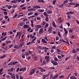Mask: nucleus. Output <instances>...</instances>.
<instances>
[{"mask_svg":"<svg viewBox=\"0 0 79 79\" xmlns=\"http://www.w3.org/2000/svg\"><path fill=\"white\" fill-rule=\"evenodd\" d=\"M17 6V5H13L12 6V8H15Z\"/></svg>","mask_w":79,"mask_h":79,"instance_id":"obj_58","label":"nucleus"},{"mask_svg":"<svg viewBox=\"0 0 79 79\" xmlns=\"http://www.w3.org/2000/svg\"><path fill=\"white\" fill-rule=\"evenodd\" d=\"M45 19L46 21V22H48L49 21V18H48V17H46Z\"/></svg>","mask_w":79,"mask_h":79,"instance_id":"obj_16","label":"nucleus"},{"mask_svg":"<svg viewBox=\"0 0 79 79\" xmlns=\"http://www.w3.org/2000/svg\"><path fill=\"white\" fill-rule=\"evenodd\" d=\"M77 52V51L75 50L74 49H73L72 51V53H75Z\"/></svg>","mask_w":79,"mask_h":79,"instance_id":"obj_19","label":"nucleus"},{"mask_svg":"<svg viewBox=\"0 0 79 79\" xmlns=\"http://www.w3.org/2000/svg\"><path fill=\"white\" fill-rule=\"evenodd\" d=\"M17 16V14H16L13 17V19H15V18H16Z\"/></svg>","mask_w":79,"mask_h":79,"instance_id":"obj_45","label":"nucleus"},{"mask_svg":"<svg viewBox=\"0 0 79 79\" xmlns=\"http://www.w3.org/2000/svg\"><path fill=\"white\" fill-rule=\"evenodd\" d=\"M65 24L68 25V27H69L70 26V23L69 22L66 23Z\"/></svg>","mask_w":79,"mask_h":79,"instance_id":"obj_30","label":"nucleus"},{"mask_svg":"<svg viewBox=\"0 0 79 79\" xmlns=\"http://www.w3.org/2000/svg\"><path fill=\"white\" fill-rule=\"evenodd\" d=\"M38 69H40V72H45V71H46V70L44 69H43V68L42 67H38Z\"/></svg>","mask_w":79,"mask_h":79,"instance_id":"obj_6","label":"nucleus"},{"mask_svg":"<svg viewBox=\"0 0 79 79\" xmlns=\"http://www.w3.org/2000/svg\"><path fill=\"white\" fill-rule=\"evenodd\" d=\"M8 74H9V75H10V76H13V74H13V73H12L11 72H9L8 73Z\"/></svg>","mask_w":79,"mask_h":79,"instance_id":"obj_47","label":"nucleus"},{"mask_svg":"<svg viewBox=\"0 0 79 79\" xmlns=\"http://www.w3.org/2000/svg\"><path fill=\"white\" fill-rule=\"evenodd\" d=\"M71 18V17H70L69 15L67 16V19L68 20H69V19H70Z\"/></svg>","mask_w":79,"mask_h":79,"instance_id":"obj_31","label":"nucleus"},{"mask_svg":"<svg viewBox=\"0 0 79 79\" xmlns=\"http://www.w3.org/2000/svg\"><path fill=\"white\" fill-rule=\"evenodd\" d=\"M12 7V6L11 5H9L8 6V8L9 9V10H10V9H11Z\"/></svg>","mask_w":79,"mask_h":79,"instance_id":"obj_44","label":"nucleus"},{"mask_svg":"<svg viewBox=\"0 0 79 79\" xmlns=\"http://www.w3.org/2000/svg\"><path fill=\"white\" fill-rule=\"evenodd\" d=\"M35 40H36V37H35L34 38V39L32 40L31 42V43H32L33 42H34V41H35Z\"/></svg>","mask_w":79,"mask_h":79,"instance_id":"obj_41","label":"nucleus"},{"mask_svg":"<svg viewBox=\"0 0 79 79\" xmlns=\"http://www.w3.org/2000/svg\"><path fill=\"white\" fill-rule=\"evenodd\" d=\"M44 39H42V42L43 43H44V44H47V42L46 41L47 40V41H48V39H47V37L46 36H45V37H44Z\"/></svg>","mask_w":79,"mask_h":79,"instance_id":"obj_1","label":"nucleus"},{"mask_svg":"<svg viewBox=\"0 0 79 79\" xmlns=\"http://www.w3.org/2000/svg\"><path fill=\"white\" fill-rule=\"evenodd\" d=\"M58 34L59 36L60 37H61V34H60V32H58Z\"/></svg>","mask_w":79,"mask_h":79,"instance_id":"obj_37","label":"nucleus"},{"mask_svg":"<svg viewBox=\"0 0 79 79\" xmlns=\"http://www.w3.org/2000/svg\"><path fill=\"white\" fill-rule=\"evenodd\" d=\"M11 3H17V0H14L11 1Z\"/></svg>","mask_w":79,"mask_h":79,"instance_id":"obj_17","label":"nucleus"},{"mask_svg":"<svg viewBox=\"0 0 79 79\" xmlns=\"http://www.w3.org/2000/svg\"><path fill=\"white\" fill-rule=\"evenodd\" d=\"M47 22H45V21H43V26H45V24H46Z\"/></svg>","mask_w":79,"mask_h":79,"instance_id":"obj_46","label":"nucleus"},{"mask_svg":"<svg viewBox=\"0 0 79 79\" xmlns=\"http://www.w3.org/2000/svg\"><path fill=\"white\" fill-rule=\"evenodd\" d=\"M50 58V56H45V60H46V61H50V60L49 59Z\"/></svg>","mask_w":79,"mask_h":79,"instance_id":"obj_5","label":"nucleus"},{"mask_svg":"<svg viewBox=\"0 0 79 79\" xmlns=\"http://www.w3.org/2000/svg\"><path fill=\"white\" fill-rule=\"evenodd\" d=\"M73 31V29L72 30V29H70L69 30V32L71 33V32H72Z\"/></svg>","mask_w":79,"mask_h":79,"instance_id":"obj_32","label":"nucleus"},{"mask_svg":"<svg viewBox=\"0 0 79 79\" xmlns=\"http://www.w3.org/2000/svg\"><path fill=\"white\" fill-rule=\"evenodd\" d=\"M52 27H50L48 29V32H49V34H50V33H52Z\"/></svg>","mask_w":79,"mask_h":79,"instance_id":"obj_9","label":"nucleus"},{"mask_svg":"<svg viewBox=\"0 0 79 79\" xmlns=\"http://www.w3.org/2000/svg\"><path fill=\"white\" fill-rule=\"evenodd\" d=\"M35 69H32L30 72V76H31V75H32V74L35 73Z\"/></svg>","mask_w":79,"mask_h":79,"instance_id":"obj_3","label":"nucleus"},{"mask_svg":"<svg viewBox=\"0 0 79 79\" xmlns=\"http://www.w3.org/2000/svg\"><path fill=\"white\" fill-rule=\"evenodd\" d=\"M56 40H59V37L58 36H56Z\"/></svg>","mask_w":79,"mask_h":79,"instance_id":"obj_62","label":"nucleus"},{"mask_svg":"<svg viewBox=\"0 0 79 79\" xmlns=\"http://www.w3.org/2000/svg\"><path fill=\"white\" fill-rule=\"evenodd\" d=\"M64 75H62V76H60L59 78L60 79H63V77H64Z\"/></svg>","mask_w":79,"mask_h":79,"instance_id":"obj_38","label":"nucleus"},{"mask_svg":"<svg viewBox=\"0 0 79 79\" xmlns=\"http://www.w3.org/2000/svg\"><path fill=\"white\" fill-rule=\"evenodd\" d=\"M5 56H6V55L5 54H4L2 56H0V59H1V58H4Z\"/></svg>","mask_w":79,"mask_h":79,"instance_id":"obj_20","label":"nucleus"},{"mask_svg":"<svg viewBox=\"0 0 79 79\" xmlns=\"http://www.w3.org/2000/svg\"><path fill=\"white\" fill-rule=\"evenodd\" d=\"M18 63V62L17 61L15 62H11L10 63H9L7 64L8 66H11V65H13L14 66V65H15L16 64H17Z\"/></svg>","mask_w":79,"mask_h":79,"instance_id":"obj_2","label":"nucleus"},{"mask_svg":"<svg viewBox=\"0 0 79 79\" xmlns=\"http://www.w3.org/2000/svg\"><path fill=\"white\" fill-rule=\"evenodd\" d=\"M26 50V49L25 48H23L22 50V52H24Z\"/></svg>","mask_w":79,"mask_h":79,"instance_id":"obj_54","label":"nucleus"},{"mask_svg":"<svg viewBox=\"0 0 79 79\" xmlns=\"http://www.w3.org/2000/svg\"><path fill=\"white\" fill-rule=\"evenodd\" d=\"M49 26V24L47 23H46L45 25L44 26V28H47V27H48Z\"/></svg>","mask_w":79,"mask_h":79,"instance_id":"obj_18","label":"nucleus"},{"mask_svg":"<svg viewBox=\"0 0 79 79\" xmlns=\"http://www.w3.org/2000/svg\"><path fill=\"white\" fill-rule=\"evenodd\" d=\"M26 68H24L22 69V71L23 72H24V71H26Z\"/></svg>","mask_w":79,"mask_h":79,"instance_id":"obj_51","label":"nucleus"},{"mask_svg":"<svg viewBox=\"0 0 79 79\" xmlns=\"http://www.w3.org/2000/svg\"><path fill=\"white\" fill-rule=\"evenodd\" d=\"M13 68H11L7 70L8 72H13Z\"/></svg>","mask_w":79,"mask_h":79,"instance_id":"obj_12","label":"nucleus"},{"mask_svg":"<svg viewBox=\"0 0 79 79\" xmlns=\"http://www.w3.org/2000/svg\"><path fill=\"white\" fill-rule=\"evenodd\" d=\"M34 17H35V16L34 15H32L31 16H30V17H28V18H34Z\"/></svg>","mask_w":79,"mask_h":79,"instance_id":"obj_52","label":"nucleus"},{"mask_svg":"<svg viewBox=\"0 0 79 79\" xmlns=\"http://www.w3.org/2000/svg\"><path fill=\"white\" fill-rule=\"evenodd\" d=\"M19 26H23V23H21L19 24Z\"/></svg>","mask_w":79,"mask_h":79,"instance_id":"obj_59","label":"nucleus"},{"mask_svg":"<svg viewBox=\"0 0 79 79\" xmlns=\"http://www.w3.org/2000/svg\"><path fill=\"white\" fill-rule=\"evenodd\" d=\"M49 75H50V74H49V73H48V74H47L44 75L43 77V79H45V78H46V77H48V76H49Z\"/></svg>","mask_w":79,"mask_h":79,"instance_id":"obj_7","label":"nucleus"},{"mask_svg":"<svg viewBox=\"0 0 79 79\" xmlns=\"http://www.w3.org/2000/svg\"><path fill=\"white\" fill-rule=\"evenodd\" d=\"M56 2V0H54L52 2L53 5H55V3Z\"/></svg>","mask_w":79,"mask_h":79,"instance_id":"obj_33","label":"nucleus"},{"mask_svg":"<svg viewBox=\"0 0 79 79\" xmlns=\"http://www.w3.org/2000/svg\"><path fill=\"white\" fill-rule=\"evenodd\" d=\"M38 2H42V3H45V1L44 0H38Z\"/></svg>","mask_w":79,"mask_h":79,"instance_id":"obj_26","label":"nucleus"},{"mask_svg":"<svg viewBox=\"0 0 79 79\" xmlns=\"http://www.w3.org/2000/svg\"><path fill=\"white\" fill-rule=\"evenodd\" d=\"M16 77L17 79H19V76H18V75H16Z\"/></svg>","mask_w":79,"mask_h":79,"instance_id":"obj_61","label":"nucleus"},{"mask_svg":"<svg viewBox=\"0 0 79 79\" xmlns=\"http://www.w3.org/2000/svg\"><path fill=\"white\" fill-rule=\"evenodd\" d=\"M44 32V30H43V29L41 28V29L39 31V33L40 34H41L42 33H43Z\"/></svg>","mask_w":79,"mask_h":79,"instance_id":"obj_11","label":"nucleus"},{"mask_svg":"<svg viewBox=\"0 0 79 79\" xmlns=\"http://www.w3.org/2000/svg\"><path fill=\"white\" fill-rule=\"evenodd\" d=\"M54 61H58V59L57 58H54Z\"/></svg>","mask_w":79,"mask_h":79,"instance_id":"obj_53","label":"nucleus"},{"mask_svg":"<svg viewBox=\"0 0 79 79\" xmlns=\"http://www.w3.org/2000/svg\"><path fill=\"white\" fill-rule=\"evenodd\" d=\"M70 4L72 5H76V3L74 2H70Z\"/></svg>","mask_w":79,"mask_h":79,"instance_id":"obj_50","label":"nucleus"},{"mask_svg":"<svg viewBox=\"0 0 79 79\" xmlns=\"http://www.w3.org/2000/svg\"><path fill=\"white\" fill-rule=\"evenodd\" d=\"M52 24L53 26L54 27H56V25H55V23L54 22H52Z\"/></svg>","mask_w":79,"mask_h":79,"instance_id":"obj_22","label":"nucleus"},{"mask_svg":"<svg viewBox=\"0 0 79 79\" xmlns=\"http://www.w3.org/2000/svg\"><path fill=\"white\" fill-rule=\"evenodd\" d=\"M36 48H37V49H38V48H40V50L42 49V47H41V46H38Z\"/></svg>","mask_w":79,"mask_h":79,"instance_id":"obj_40","label":"nucleus"},{"mask_svg":"<svg viewBox=\"0 0 79 79\" xmlns=\"http://www.w3.org/2000/svg\"><path fill=\"white\" fill-rule=\"evenodd\" d=\"M9 48H11L12 47H13V44H11L9 46Z\"/></svg>","mask_w":79,"mask_h":79,"instance_id":"obj_49","label":"nucleus"},{"mask_svg":"<svg viewBox=\"0 0 79 79\" xmlns=\"http://www.w3.org/2000/svg\"><path fill=\"white\" fill-rule=\"evenodd\" d=\"M76 6H75L74 7V8H76V7H77V6H79V4H77V3H76Z\"/></svg>","mask_w":79,"mask_h":79,"instance_id":"obj_48","label":"nucleus"},{"mask_svg":"<svg viewBox=\"0 0 79 79\" xmlns=\"http://www.w3.org/2000/svg\"><path fill=\"white\" fill-rule=\"evenodd\" d=\"M37 57H36L34 58V60L35 61H37Z\"/></svg>","mask_w":79,"mask_h":79,"instance_id":"obj_60","label":"nucleus"},{"mask_svg":"<svg viewBox=\"0 0 79 79\" xmlns=\"http://www.w3.org/2000/svg\"><path fill=\"white\" fill-rule=\"evenodd\" d=\"M14 48H15L16 49H18V46L17 45H15V46H14Z\"/></svg>","mask_w":79,"mask_h":79,"instance_id":"obj_27","label":"nucleus"},{"mask_svg":"<svg viewBox=\"0 0 79 79\" xmlns=\"http://www.w3.org/2000/svg\"><path fill=\"white\" fill-rule=\"evenodd\" d=\"M3 71V68L1 69H0V73H2V71Z\"/></svg>","mask_w":79,"mask_h":79,"instance_id":"obj_55","label":"nucleus"},{"mask_svg":"<svg viewBox=\"0 0 79 79\" xmlns=\"http://www.w3.org/2000/svg\"><path fill=\"white\" fill-rule=\"evenodd\" d=\"M25 55H26V56H28V55H29V53L27 52H25L24 53Z\"/></svg>","mask_w":79,"mask_h":79,"instance_id":"obj_36","label":"nucleus"},{"mask_svg":"<svg viewBox=\"0 0 79 79\" xmlns=\"http://www.w3.org/2000/svg\"><path fill=\"white\" fill-rule=\"evenodd\" d=\"M64 29L65 32L64 35H66V34H68V31H67V30H66V28H64Z\"/></svg>","mask_w":79,"mask_h":79,"instance_id":"obj_13","label":"nucleus"},{"mask_svg":"<svg viewBox=\"0 0 79 79\" xmlns=\"http://www.w3.org/2000/svg\"><path fill=\"white\" fill-rule=\"evenodd\" d=\"M21 43L20 44H25L24 42V40H21Z\"/></svg>","mask_w":79,"mask_h":79,"instance_id":"obj_25","label":"nucleus"},{"mask_svg":"<svg viewBox=\"0 0 79 79\" xmlns=\"http://www.w3.org/2000/svg\"><path fill=\"white\" fill-rule=\"evenodd\" d=\"M52 13V12L51 10L48 11L47 12L48 14H51Z\"/></svg>","mask_w":79,"mask_h":79,"instance_id":"obj_34","label":"nucleus"},{"mask_svg":"<svg viewBox=\"0 0 79 79\" xmlns=\"http://www.w3.org/2000/svg\"><path fill=\"white\" fill-rule=\"evenodd\" d=\"M77 60H78V61H79V56H77Z\"/></svg>","mask_w":79,"mask_h":79,"instance_id":"obj_64","label":"nucleus"},{"mask_svg":"<svg viewBox=\"0 0 79 79\" xmlns=\"http://www.w3.org/2000/svg\"><path fill=\"white\" fill-rule=\"evenodd\" d=\"M24 5H25V4H24L23 5H22L20 6V7L21 8H22V7H23V6H24Z\"/></svg>","mask_w":79,"mask_h":79,"instance_id":"obj_63","label":"nucleus"},{"mask_svg":"<svg viewBox=\"0 0 79 79\" xmlns=\"http://www.w3.org/2000/svg\"><path fill=\"white\" fill-rule=\"evenodd\" d=\"M25 54H23L22 55V57L24 59L25 58Z\"/></svg>","mask_w":79,"mask_h":79,"instance_id":"obj_42","label":"nucleus"},{"mask_svg":"<svg viewBox=\"0 0 79 79\" xmlns=\"http://www.w3.org/2000/svg\"><path fill=\"white\" fill-rule=\"evenodd\" d=\"M11 77L12 79H16L15 75V74H13V75L11 76Z\"/></svg>","mask_w":79,"mask_h":79,"instance_id":"obj_14","label":"nucleus"},{"mask_svg":"<svg viewBox=\"0 0 79 79\" xmlns=\"http://www.w3.org/2000/svg\"><path fill=\"white\" fill-rule=\"evenodd\" d=\"M57 57L59 59H61V56H58Z\"/></svg>","mask_w":79,"mask_h":79,"instance_id":"obj_57","label":"nucleus"},{"mask_svg":"<svg viewBox=\"0 0 79 79\" xmlns=\"http://www.w3.org/2000/svg\"><path fill=\"white\" fill-rule=\"evenodd\" d=\"M70 79H77V78H76V77H73V76H72V77H70Z\"/></svg>","mask_w":79,"mask_h":79,"instance_id":"obj_29","label":"nucleus"},{"mask_svg":"<svg viewBox=\"0 0 79 79\" xmlns=\"http://www.w3.org/2000/svg\"><path fill=\"white\" fill-rule=\"evenodd\" d=\"M33 15V12H30L28 13L27 14V15L28 16H31V15Z\"/></svg>","mask_w":79,"mask_h":79,"instance_id":"obj_23","label":"nucleus"},{"mask_svg":"<svg viewBox=\"0 0 79 79\" xmlns=\"http://www.w3.org/2000/svg\"><path fill=\"white\" fill-rule=\"evenodd\" d=\"M7 38V36H6L4 38L2 39L1 40H2V41H3L5 40H6Z\"/></svg>","mask_w":79,"mask_h":79,"instance_id":"obj_24","label":"nucleus"},{"mask_svg":"<svg viewBox=\"0 0 79 79\" xmlns=\"http://www.w3.org/2000/svg\"><path fill=\"white\" fill-rule=\"evenodd\" d=\"M58 77V75L57 74L52 77V79H56Z\"/></svg>","mask_w":79,"mask_h":79,"instance_id":"obj_15","label":"nucleus"},{"mask_svg":"<svg viewBox=\"0 0 79 79\" xmlns=\"http://www.w3.org/2000/svg\"><path fill=\"white\" fill-rule=\"evenodd\" d=\"M32 43V42H29L27 44V45H30Z\"/></svg>","mask_w":79,"mask_h":79,"instance_id":"obj_35","label":"nucleus"},{"mask_svg":"<svg viewBox=\"0 0 79 79\" xmlns=\"http://www.w3.org/2000/svg\"><path fill=\"white\" fill-rule=\"evenodd\" d=\"M68 1L67 0H65L64 2V4H65V3H68Z\"/></svg>","mask_w":79,"mask_h":79,"instance_id":"obj_39","label":"nucleus"},{"mask_svg":"<svg viewBox=\"0 0 79 79\" xmlns=\"http://www.w3.org/2000/svg\"><path fill=\"white\" fill-rule=\"evenodd\" d=\"M28 27H29V26L27 24H25L23 26V28H24V29L28 28Z\"/></svg>","mask_w":79,"mask_h":79,"instance_id":"obj_10","label":"nucleus"},{"mask_svg":"<svg viewBox=\"0 0 79 79\" xmlns=\"http://www.w3.org/2000/svg\"><path fill=\"white\" fill-rule=\"evenodd\" d=\"M51 63H52V64H53L55 66H56V65H58V64L54 60L51 61Z\"/></svg>","mask_w":79,"mask_h":79,"instance_id":"obj_4","label":"nucleus"},{"mask_svg":"<svg viewBox=\"0 0 79 79\" xmlns=\"http://www.w3.org/2000/svg\"><path fill=\"white\" fill-rule=\"evenodd\" d=\"M70 3H71V2L69 3V7H72V5H71V4Z\"/></svg>","mask_w":79,"mask_h":79,"instance_id":"obj_56","label":"nucleus"},{"mask_svg":"<svg viewBox=\"0 0 79 79\" xmlns=\"http://www.w3.org/2000/svg\"><path fill=\"white\" fill-rule=\"evenodd\" d=\"M40 8H41V7L39 6H36V9Z\"/></svg>","mask_w":79,"mask_h":79,"instance_id":"obj_43","label":"nucleus"},{"mask_svg":"<svg viewBox=\"0 0 79 79\" xmlns=\"http://www.w3.org/2000/svg\"><path fill=\"white\" fill-rule=\"evenodd\" d=\"M44 16H46V17H48V15H47V14L46 12H44Z\"/></svg>","mask_w":79,"mask_h":79,"instance_id":"obj_21","label":"nucleus"},{"mask_svg":"<svg viewBox=\"0 0 79 79\" xmlns=\"http://www.w3.org/2000/svg\"><path fill=\"white\" fill-rule=\"evenodd\" d=\"M11 41L9 40V41H6V44H10V43H11Z\"/></svg>","mask_w":79,"mask_h":79,"instance_id":"obj_28","label":"nucleus"},{"mask_svg":"<svg viewBox=\"0 0 79 79\" xmlns=\"http://www.w3.org/2000/svg\"><path fill=\"white\" fill-rule=\"evenodd\" d=\"M35 28H36L37 29H40V28H41L42 27V26H41L40 25H37L35 26Z\"/></svg>","mask_w":79,"mask_h":79,"instance_id":"obj_8","label":"nucleus"}]
</instances>
